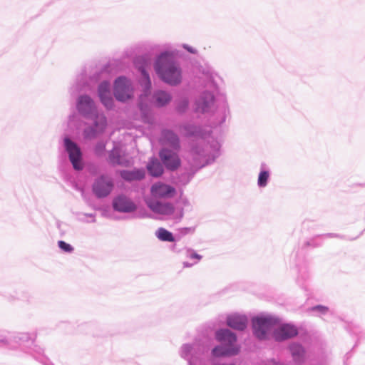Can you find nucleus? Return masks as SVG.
Returning <instances> with one entry per match:
<instances>
[{"label":"nucleus","instance_id":"obj_5","mask_svg":"<svg viewBox=\"0 0 365 365\" xmlns=\"http://www.w3.org/2000/svg\"><path fill=\"white\" fill-rule=\"evenodd\" d=\"M66 149L69 155V159L75 170H80L83 169L81 152L78 145L68 138L64 140Z\"/></svg>","mask_w":365,"mask_h":365},{"label":"nucleus","instance_id":"obj_30","mask_svg":"<svg viewBox=\"0 0 365 365\" xmlns=\"http://www.w3.org/2000/svg\"><path fill=\"white\" fill-rule=\"evenodd\" d=\"M105 149V145L103 144L99 145L97 148H96V152L97 153H101V151H103V150Z\"/></svg>","mask_w":365,"mask_h":365},{"label":"nucleus","instance_id":"obj_28","mask_svg":"<svg viewBox=\"0 0 365 365\" xmlns=\"http://www.w3.org/2000/svg\"><path fill=\"white\" fill-rule=\"evenodd\" d=\"M190 257L191 259H197V260H200L202 258V257L200 255H199L198 254H197V253H192V254H190Z\"/></svg>","mask_w":365,"mask_h":365},{"label":"nucleus","instance_id":"obj_27","mask_svg":"<svg viewBox=\"0 0 365 365\" xmlns=\"http://www.w3.org/2000/svg\"><path fill=\"white\" fill-rule=\"evenodd\" d=\"M139 69L140 70V72H141L142 75L143 76L145 81H146L148 88H149L150 87L151 83H150V80L148 74L145 71V68H140Z\"/></svg>","mask_w":365,"mask_h":365},{"label":"nucleus","instance_id":"obj_20","mask_svg":"<svg viewBox=\"0 0 365 365\" xmlns=\"http://www.w3.org/2000/svg\"><path fill=\"white\" fill-rule=\"evenodd\" d=\"M289 350L295 361L299 362L302 361L304 354V350L301 345L293 344L290 345Z\"/></svg>","mask_w":365,"mask_h":365},{"label":"nucleus","instance_id":"obj_6","mask_svg":"<svg viewBox=\"0 0 365 365\" xmlns=\"http://www.w3.org/2000/svg\"><path fill=\"white\" fill-rule=\"evenodd\" d=\"M113 184L110 179L106 177L98 178L93 185V190L98 197L107 196L112 190Z\"/></svg>","mask_w":365,"mask_h":365},{"label":"nucleus","instance_id":"obj_16","mask_svg":"<svg viewBox=\"0 0 365 365\" xmlns=\"http://www.w3.org/2000/svg\"><path fill=\"white\" fill-rule=\"evenodd\" d=\"M77 108L80 113L83 115H86L92 111L93 103L89 96H81L78 99Z\"/></svg>","mask_w":365,"mask_h":365},{"label":"nucleus","instance_id":"obj_8","mask_svg":"<svg viewBox=\"0 0 365 365\" xmlns=\"http://www.w3.org/2000/svg\"><path fill=\"white\" fill-rule=\"evenodd\" d=\"M160 157L165 167L169 170H174L180 165V160L178 155L173 150L163 148L160 153Z\"/></svg>","mask_w":365,"mask_h":365},{"label":"nucleus","instance_id":"obj_18","mask_svg":"<svg viewBox=\"0 0 365 365\" xmlns=\"http://www.w3.org/2000/svg\"><path fill=\"white\" fill-rule=\"evenodd\" d=\"M147 170L149 174L153 177H159L163 173V168L160 163L155 158L150 160L147 165Z\"/></svg>","mask_w":365,"mask_h":365},{"label":"nucleus","instance_id":"obj_32","mask_svg":"<svg viewBox=\"0 0 365 365\" xmlns=\"http://www.w3.org/2000/svg\"><path fill=\"white\" fill-rule=\"evenodd\" d=\"M184 47H185V48L188 51H190V53H195V50H193L192 48H189V47H187V46H185Z\"/></svg>","mask_w":365,"mask_h":365},{"label":"nucleus","instance_id":"obj_24","mask_svg":"<svg viewBox=\"0 0 365 365\" xmlns=\"http://www.w3.org/2000/svg\"><path fill=\"white\" fill-rule=\"evenodd\" d=\"M98 92L100 97L110 95L109 93V83L107 82L102 83L98 88Z\"/></svg>","mask_w":365,"mask_h":365},{"label":"nucleus","instance_id":"obj_9","mask_svg":"<svg viewBox=\"0 0 365 365\" xmlns=\"http://www.w3.org/2000/svg\"><path fill=\"white\" fill-rule=\"evenodd\" d=\"M297 328L290 324H284L274 330V338L277 341H283L294 337L297 334Z\"/></svg>","mask_w":365,"mask_h":365},{"label":"nucleus","instance_id":"obj_22","mask_svg":"<svg viewBox=\"0 0 365 365\" xmlns=\"http://www.w3.org/2000/svg\"><path fill=\"white\" fill-rule=\"evenodd\" d=\"M156 235L158 238L162 241L173 242L175 240L172 233L164 228H160Z\"/></svg>","mask_w":365,"mask_h":365},{"label":"nucleus","instance_id":"obj_3","mask_svg":"<svg viewBox=\"0 0 365 365\" xmlns=\"http://www.w3.org/2000/svg\"><path fill=\"white\" fill-rule=\"evenodd\" d=\"M276 321L272 318L256 317L252 320L255 335L259 339H264L267 335L275 329Z\"/></svg>","mask_w":365,"mask_h":365},{"label":"nucleus","instance_id":"obj_1","mask_svg":"<svg viewBox=\"0 0 365 365\" xmlns=\"http://www.w3.org/2000/svg\"><path fill=\"white\" fill-rule=\"evenodd\" d=\"M155 70L161 79L167 83L176 85L181 81V71L168 54H163L159 57Z\"/></svg>","mask_w":365,"mask_h":365},{"label":"nucleus","instance_id":"obj_17","mask_svg":"<svg viewBox=\"0 0 365 365\" xmlns=\"http://www.w3.org/2000/svg\"><path fill=\"white\" fill-rule=\"evenodd\" d=\"M120 176L128 181L140 180L144 178L145 172L143 170H123Z\"/></svg>","mask_w":365,"mask_h":365},{"label":"nucleus","instance_id":"obj_23","mask_svg":"<svg viewBox=\"0 0 365 365\" xmlns=\"http://www.w3.org/2000/svg\"><path fill=\"white\" fill-rule=\"evenodd\" d=\"M269 176V175L267 171L260 172V173L259 175V178H258V185L260 187L266 186Z\"/></svg>","mask_w":365,"mask_h":365},{"label":"nucleus","instance_id":"obj_10","mask_svg":"<svg viewBox=\"0 0 365 365\" xmlns=\"http://www.w3.org/2000/svg\"><path fill=\"white\" fill-rule=\"evenodd\" d=\"M148 206L155 213L160 215H171L174 212V207L169 202H161L157 200L150 199L147 201Z\"/></svg>","mask_w":365,"mask_h":365},{"label":"nucleus","instance_id":"obj_26","mask_svg":"<svg viewBox=\"0 0 365 365\" xmlns=\"http://www.w3.org/2000/svg\"><path fill=\"white\" fill-rule=\"evenodd\" d=\"M102 103L105 105L107 108H110L113 105V99L110 96V95L100 97Z\"/></svg>","mask_w":365,"mask_h":365},{"label":"nucleus","instance_id":"obj_2","mask_svg":"<svg viewBox=\"0 0 365 365\" xmlns=\"http://www.w3.org/2000/svg\"><path fill=\"white\" fill-rule=\"evenodd\" d=\"M216 337L222 345L213 349L212 354L215 356H232L239 352V347L235 344L237 341L236 336L230 330L217 331Z\"/></svg>","mask_w":365,"mask_h":365},{"label":"nucleus","instance_id":"obj_29","mask_svg":"<svg viewBox=\"0 0 365 365\" xmlns=\"http://www.w3.org/2000/svg\"><path fill=\"white\" fill-rule=\"evenodd\" d=\"M314 309L319 310L321 312H324L327 311V307H322V306H317V307H314Z\"/></svg>","mask_w":365,"mask_h":365},{"label":"nucleus","instance_id":"obj_31","mask_svg":"<svg viewBox=\"0 0 365 365\" xmlns=\"http://www.w3.org/2000/svg\"><path fill=\"white\" fill-rule=\"evenodd\" d=\"M187 101H183V108L181 109V108H179L180 110H183L184 108H187Z\"/></svg>","mask_w":365,"mask_h":365},{"label":"nucleus","instance_id":"obj_12","mask_svg":"<svg viewBox=\"0 0 365 365\" xmlns=\"http://www.w3.org/2000/svg\"><path fill=\"white\" fill-rule=\"evenodd\" d=\"M113 207L120 212H130L135 209L133 202L125 196L116 197L113 201Z\"/></svg>","mask_w":365,"mask_h":365},{"label":"nucleus","instance_id":"obj_7","mask_svg":"<svg viewBox=\"0 0 365 365\" xmlns=\"http://www.w3.org/2000/svg\"><path fill=\"white\" fill-rule=\"evenodd\" d=\"M152 197L157 198H167L173 196L175 193L174 187L161 182H158L152 185L150 188Z\"/></svg>","mask_w":365,"mask_h":365},{"label":"nucleus","instance_id":"obj_25","mask_svg":"<svg viewBox=\"0 0 365 365\" xmlns=\"http://www.w3.org/2000/svg\"><path fill=\"white\" fill-rule=\"evenodd\" d=\"M58 247L62 250H63L64 252H71L73 251V247L71 245L66 243V242L64 241H58Z\"/></svg>","mask_w":365,"mask_h":365},{"label":"nucleus","instance_id":"obj_21","mask_svg":"<svg viewBox=\"0 0 365 365\" xmlns=\"http://www.w3.org/2000/svg\"><path fill=\"white\" fill-rule=\"evenodd\" d=\"M155 98L156 104L158 106H163L168 103L171 100L170 96L168 93L162 91H159L155 93Z\"/></svg>","mask_w":365,"mask_h":365},{"label":"nucleus","instance_id":"obj_19","mask_svg":"<svg viewBox=\"0 0 365 365\" xmlns=\"http://www.w3.org/2000/svg\"><path fill=\"white\" fill-rule=\"evenodd\" d=\"M212 102L213 96L210 93H206L197 102V109L200 110L202 112H205L207 110Z\"/></svg>","mask_w":365,"mask_h":365},{"label":"nucleus","instance_id":"obj_11","mask_svg":"<svg viewBox=\"0 0 365 365\" xmlns=\"http://www.w3.org/2000/svg\"><path fill=\"white\" fill-rule=\"evenodd\" d=\"M106 126V119L103 115H97L95 118V128H88L84 131L87 138H93L97 134L102 133Z\"/></svg>","mask_w":365,"mask_h":365},{"label":"nucleus","instance_id":"obj_4","mask_svg":"<svg viewBox=\"0 0 365 365\" xmlns=\"http://www.w3.org/2000/svg\"><path fill=\"white\" fill-rule=\"evenodd\" d=\"M133 94L130 83L125 78L120 77L115 81L114 95L117 100L125 101Z\"/></svg>","mask_w":365,"mask_h":365},{"label":"nucleus","instance_id":"obj_13","mask_svg":"<svg viewBox=\"0 0 365 365\" xmlns=\"http://www.w3.org/2000/svg\"><path fill=\"white\" fill-rule=\"evenodd\" d=\"M161 141L165 146H170L175 150L180 148L178 136L170 130H164L162 134Z\"/></svg>","mask_w":365,"mask_h":365},{"label":"nucleus","instance_id":"obj_15","mask_svg":"<svg viewBox=\"0 0 365 365\" xmlns=\"http://www.w3.org/2000/svg\"><path fill=\"white\" fill-rule=\"evenodd\" d=\"M109 162L113 165L124 166H128L130 164V160L121 155V150L118 148H113L110 152L109 155Z\"/></svg>","mask_w":365,"mask_h":365},{"label":"nucleus","instance_id":"obj_14","mask_svg":"<svg viewBox=\"0 0 365 365\" xmlns=\"http://www.w3.org/2000/svg\"><path fill=\"white\" fill-rule=\"evenodd\" d=\"M227 325L233 329L243 330L247 324V319L245 316L234 314L227 318Z\"/></svg>","mask_w":365,"mask_h":365}]
</instances>
